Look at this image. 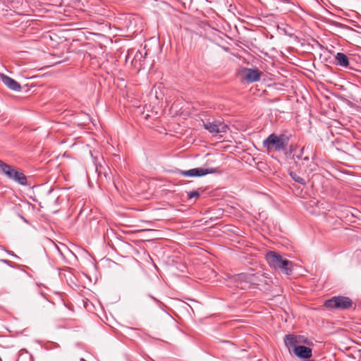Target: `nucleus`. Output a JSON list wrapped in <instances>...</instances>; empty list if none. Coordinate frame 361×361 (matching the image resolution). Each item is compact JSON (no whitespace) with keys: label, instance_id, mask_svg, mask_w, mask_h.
Instances as JSON below:
<instances>
[{"label":"nucleus","instance_id":"1","mask_svg":"<svg viewBox=\"0 0 361 361\" xmlns=\"http://www.w3.org/2000/svg\"><path fill=\"white\" fill-rule=\"evenodd\" d=\"M265 258L271 267L280 269L283 274L287 275L292 273L293 262L286 259H283L279 253L269 251L267 253Z\"/></svg>","mask_w":361,"mask_h":361},{"label":"nucleus","instance_id":"2","mask_svg":"<svg viewBox=\"0 0 361 361\" xmlns=\"http://www.w3.org/2000/svg\"><path fill=\"white\" fill-rule=\"evenodd\" d=\"M288 138L283 134L271 133L263 141V147L267 151L281 152L286 150Z\"/></svg>","mask_w":361,"mask_h":361},{"label":"nucleus","instance_id":"3","mask_svg":"<svg viewBox=\"0 0 361 361\" xmlns=\"http://www.w3.org/2000/svg\"><path fill=\"white\" fill-rule=\"evenodd\" d=\"M0 172L4 174L8 179L13 180L22 185L27 183L25 175L17 168L6 164L0 160Z\"/></svg>","mask_w":361,"mask_h":361},{"label":"nucleus","instance_id":"4","mask_svg":"<svg viewBox=\"0 0 361 361\" xmlns=\"http://www.w3.org/2000/svg\"><path fill=\"white\" fill-rule=\"evenodd\" d=\"M325 307L332 309L346 310L353 305L350 298L345 296H334L324 302Z\"/></svg>","mask_w":361,"mask_h":361},{"label":"nucleus","instance_id":"5","mask_svg":"<svg viewBox=\"0 0 361 361\" xmlns=\"http://www.w3.org/2000/svg\"><path fill=\"white\" fill-rule=\"evenodd\" d=\"M236 286L241 289L250 288L252 285H257V276L254 274L240 273L232 276Z\"/></svg>","mask_w":361,"mask_h":361},{"label":"nucleus","instance_id":"6","mask_svg":"<svg viewBox=\"0 0 361 361\" xmlns=\"http://www.w3.org/2000/svg\"><path fill=\"white\" fill-rule=\"evenodd\" d=\"M217 172L216 168H195L187 171L176 169L175 173L187 177H201L207 174Z\"/></svg>","mask_w":361,"mask_h":361},{"label":"nucleus","instance_id":"7","mask_svg":"<svg viewBox=\"0 0 361 361\" xmlns=\"http://www.w3.org/2000/svg\"><path fill=\"white\" fill-rule=\"evenodd\" d=\"M204 128L210 133H226L228 127L224 122L219 120H214L212 121H207L203 122Z\"/></svg>","mask_w":361,"mask_h":361},{"label":"nucleus","instance_id":"8","mask_svg":"<svg viewBox=\"0 0 361 361\" xmlns=\"http://www.w3.org/2000/svg\"><path fill=\"white\" fill-rule=\"evenodd\" d=\"M262 72L257 68H244L242 70V80L247 83H253L260 80Z\"/></svg>","mask_w":361,"mask_h":361},{"label":"nucleus","instance_id":"9","mask_svg":"<svg viewBox=\"0 0 361 361\" xmlns=\"http://www.w3.org/2000/svg\"><path fill=\"white\" fill-rule=\"evenodd\" d=\"M284 343L287 348L295 349V347L301 345L302 343H308L307 338L302 336H295L293 334L286 335Z\"/></svg>","mask_w":361,"mask_h":361},{"label":"nucleus","instance_id":"10","mask_svg":"<svg viewBox=\"0 0 361 361\" xmlns=\"http://www.w3.org/2000/svg\"><path fill=\"white\" fill-rule=\"evenodd\" d=\"M0 79L2 80L4 84L6 85L9 89L13 91H20L21 86L14 79L10 78L8 75H6L3 73H0Z\"/></svg>","mask_w":361,"mask_h":361},{"label":"nucleus","instance_id":"11","mask_svg":"<svg viewBox=\"0 0 361 361\" xmlns=\"http://www.w3.org/2000/svg\"><path fill=\"white\" fill-rule=\"evenodd\" d=\"M293 353L297 357L302 359L310 358L312 355V349L305 345L295 347V349H293Z\"/></svg>","mask_w":361,"mask_h":361},{"label":"nucleus","instance_id":"12","mask_svg":"<svg viewBox=\"0 0 361 361\" xmlns=\"http://www.w3.org/2000/svg\"><path fill=\"white\" fill-rule=\"evenodd\" d=\"M145 56L140 51H137L131 60V63L135 68L140 70L143 68Z\"/></svg>","mask_w":361,"mask_h":361},{"label":"nucleus","instance_id":"13","mask_svg":"<svg viewBox=\"0 0 361 361\" xmlns=\"http://www.w3.org/2000/svg\"><path fill=\"white\" fill-rule=\"evenodd\" d=\"M335 64L346 68L349 66V59L346 54L342 52H338L335 55Z\"/></svg>","mask_w":361,"mask_h":361},{"label":"nucleus","instance_id":"14","mask_svg":"<svg viewBox=\"0 0 361 361\" xmlns=\"http://www.w3.org/2000/svg\"><path fill=\"white\" fill-rule=\"evenodd\" d=\"M290 177L297 183H300L302 185H305L306 183L305 180L297 174L295 172L290 173Z\"/></svg>","mask_w":361,"mask_h":361},{"label":"nucleus","instance_id":"15","mask_svg":"<svg viewBox=\"0 0 361 361\" xmlns=\"http://www.w3.org/2000/svg\"><path fill=\"white\" fill-rule=\"evenodd\" d=\"M188 196L189 199L197 198V197H200V193L196 190H193V191L190 192L188 194Z\"/></svg>","mask_w":361,"mask_h":361},{"label":"nucleus","instance_id":"16","mask_svg":"<svg viewBox=\"0 0 361 361\" xmlns=\"http://www.w3.org/2000/svg\"><path fill=\"white\" fill-rule=\"evenodd\" d=\"M1 262H2L3 263H5L6 264H9L10 262L7 259H1Z\"/></svg>","mask_w":361,"mask_h":361},{"label":"nucleus","instance_id":"17","mask_svg":"<svg viewBox=\"0 0 361 361\" xmlns=\"http://www.w3.org/2000/svg\"><path fill=\"white\" fill-rule=\"evenodd\" d=\"M130 59V54H128L126 56V61H128Z\"/></svg>","mask_w":361,"mask_h":361},{"label":"nucleus","instance_id":"18","mask_svg":"<svg viewBox=\"0 0 361 361\" xmlns=\"http://www.w3.org/2000/svg\"><path fill=\"white\" fill-rule=\"evenodd\" d=\"M304 160H305V161H309V158H308V157H305V158L304 159Z\"/></svg>","mask_w":361,"mask_h":361},{"label":"nucleus","instance_id":"19","mask_svg":"<svg viewBox=\"0 0 361 361\" xmlns=\"http://www.w3.org/2000/svg\"><path fill=\"white\" fill-rule=\"evenodd\" d=\"M150 297H151L154 300H156V301H157V299H156V298H154V297H152V296H150Z\"/></svg>","mask_w":361,"mask_h":361},{"label":"nucleus","instance_id":"20","mask_svg":"<svg viewBox=\"0 0 361 361\" xmlns=\"http://www.w3.org/2000/svg\"><path fill=\"white\" fill-rule=\"evenodd\" d=\"M0 361H2L1 357H0Z\"/></svg>","mask_w":361,"mask_h":361},{"label":"nucleus","instance_id":"21","mask_svg":"<svg viewBox=\"0 0 361 361\" xmlns=\"http://www.w3.org/2000/svg\"><path fill=\"white\" fill-rule=\"evenodd\" d=\"M19 360H20V358H18L17 361H19Z\"/></svg>","mask_w":361,"mask_h":361}]
</instances>
